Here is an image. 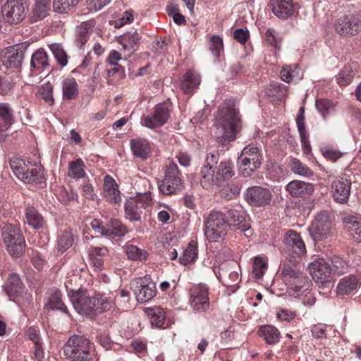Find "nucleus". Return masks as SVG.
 <instances>
[{
  "label": "nucleus",
  "instance_id": "nucleus-1",
  "mask_svg": "<svg viewBox=\"0 0 361 361\" xmlns=\"http://www.w3.org/2000/svg\"><path fill=\"white\" fill-rule=\"evenodd\" d=\"M213 126L219 143L224 145L236 138L237 133L241 130V119L234 100H226L219 106Z\"/></svg>",
  "mask_w": 361,
  "mask_h": 361
},
{
  "label": "nucleus",
  "instance_id": "nucleus-2",
  "mask_svg": "<svg viewBox=\"0 0 361 361\" xmlns=\"http://www.w3.org/2000/svg\"><path fill=\"white\" fill-rule=\"evenodd\" d=\"M68 296L75 310L82 315L101 314L111 307L106 297L99 294L91 296L84 289L71 290L68 292Z\"/></svg>",
  "mask_w": 361,
  "mask_h": 361
},
{
  "label": "nucleus",
  "instance_id": "nucleus-3",
  "mask_svg": "<svg viewBox=\"0 0 361 361\" xmlns=\"http://www.w3.org/2000/svg\"><path fill=\"white\" fill-rule=\"evenodd\" d=\"M90 341L83 336L73 335L63 346L64 356L71 361H90Z\"/></svg>",
  "mask_w": 361,
  "mask_h": 361
},
{
  "label": "nucleus",
  "instance_id": "nucleus-4",
  "mask_svg": "<svg viewBox=\"0 0 361 361\" xmlns=\"http://www.w3.org/2000/svg\"><path fill=\"white\" fill-rule=\"evenodd\" d=\"M230 228L226 219L225 214L212 211L207 215L204 221V235L210 241H216L224 238Z\"/></svg>",
  "mask_w": 361,
  "mask_h": 361
},
{
  "label": "nucleus",
  "instance_id": "nucleus-5",
  "mask_svg": "<svg viewBox=\"0 0 361 361\" xmlns=\"http://www.w3.org/2000/svg\"><path fill=\"white\" fill-rule=\"evenodd\" d=\"M1 235L8 253L13 257H20L25 251V241L20 228L11 224L1 228Z\"/></svg>",
  "mask_w": 361,
  "mask_h": 361
},
{
  "label": "nucleus",
  "instance_id": "nucleus-6",
  "mask_svg": "<svg viewBox=\"0 0 361 361\" xmlns=\"http://www.w3.org/2000/svg\"><path fill=\"white\" fill-rule=\"evenodd\" d=\"M180 171L173 161L165 166L164 178L159 183V190L164 195H170L180 192L184 187Z\"/></svg>",
  "mask_w": 361,
  "mask_h": 361
},
{
  "label": "nucleus",
  "instance_id": "nucleus-7",
  "mask_svg": "<svg viewBox=\"0 0 361 361\" xmlns=\"http://www.w3.org/2000/svg\"><path fill=\"white\" fill-rule=\"evenodd\" d=\"M308 231L314 241H321L330 237L332 234V223L328 212L323 211L318 213Z\"/></svg>",
  "mask_w": 361,
  "mask_h": 361
},
{
  "label": "nucleus",
  "instance_id": "nucleus-8",
  "mask_svg": "<svg viewBox=\"0 0 361 361\" xmlns=\"http://www.w3.org/2000/svg\"><path fill=\"white\" fill-rule=\"evenodd\" d=\"M130 288L139 302H146L157 295L156 284L149 276L135 279L130 283Z\"/></svg>",
  "mask_w": 361,
  "mask_h": 361
},
{
  "label": "nucleus",
  "instance_id": "nucleus-9",
  "mask_svg": "<svg viewBox=\"0 0 361 361\" xmlns=\"http://www.w3.org/2000/svg\"><path fill=\"white\" fill-rule=\"evenodd\" d=\"M30 44L23 42L6 47L1 51V61L10 68H20L26 55Z\"/></svg>",
  "mask_w": 361,
  "mask_h": 361
},
{
  "label": "nucleus",
  "instance_id": "nucleus-10",
  "mask_svg": "<svg viewBox=\"0 0 361 361\" xmlns=\"http://www.w3.org/2000/svg\"><path fill=\"white\" fill-rule=\"evenodd\" d=\"M27 10L26 0H7L2 6L1 13L8 23L17 24L25 18Z\"/></svg>",
  "mask_w": 361,
  "mask_h": 361
},
{
  "label": "nucleus",
  "instance_id": "nucleus-11",
  "mask_svg": "<svg viewBox=\"0 0 361 361\" xmlns=\"http://www.w3.org/2000/svg\"><path fill=\"white\" fill-rule=\"evenodd\" d=\"M310 274L318 286H327L331 283L332 268L328 261L324 258L314 259L309 265Z\"/></svg>",
  "mask_w": 361,
  "mask_h": 361
},
{
  "label": "nucleus",
  "instance_id": "nucleus-12",
  "mask_svg": "<svg viewBox=\"0 0 361 361\" xmlns=\"http://www.w3.org/2000/svg\"><path fill=\"white\" fill-rule=\"evenodd\" d=\"M334 29L341 37L354 36L361 31V18L357 15H345L337 20Z\"/></svg>",
  "mask_w": 361,
  "mask_h": 361
},
{
  "label": "nucleus",
  "instance_id": "nucleus-13",
  "mask_svg": "<svg viewBox=\"0 0 361 361\" xmlns=\"http://www.w3.org/2000/svg\"><path fill=\"white\" fill-rule=\"evenodd\" d=\"M170 109L164 103H159L154 106L151 114L142 116L140 123L148 128H156L164 126L170 117Z\"/></svg>",
  "mask_w": 361,
  "mask_h": 361
},
{
  "label": "nucleus",
  "instance_id": "nucleus-14",
  "mask_svg": "<svg viewBox=\"0 0 361 361\" xmlns=\"http://www.w3.org/2000/svg\"><path fill=\"white\" fill-rule=\"evenodd\" d=\"M272 197V193L268 188L260 186L250 187L245 193V200L253 207H265L270 204Z\"/></svg>",
  "mask_w": 361,
  "mask_h": 361
},
{
  "label": "nucleus",
  "instance_id": "nucleus-15",
  "mask_svg": "<svg viewBox=\"0 0 361 361\" xmlns=\"http://www.w3.org/2000/svg\"><path fill=\"white\" fill-rule=\"evenodd\" d=\"M190 304L197 312H204L209 308L208 288L205 284L200 283L191 288Z\"/></svg>",
  "mask_w": 361,
  "mask_h": 361
},
{
  "label": "nucleus",
  "instance_id": "nucleus-16",
  "mask_svg": "<svg viewBox=\"0 0 361 361\" xmlns=\"http://www.w3.org/2000/svg\"><path fill=\"white\" fill-rule=\"evenodd\" d=\"M284 250L293 257H300L306 252V247L300 235L293 230L288 231L283 238Z\"/></svg>",
  "mask_w": 361,
  "mask_h": 361
},
{
  "label": "nucleus",
  "instance_id": "nucleus-17",
  "mask_svg": "<svg viewBox=\"0 0 361 361\" xmlns=\"http://www.w3.org/2000/svg\"><path fill=\"white\" fill-rule=\"evenodd\" d=\"M286 190L293 197H306L312 195L314 186L310 183L294 180L286 185Z\"/></svg>",
  "mask_w": 361,
  "mask_h": 361
},
{
  "label": "nucleus",
  "instance_id": "nucleus-18",
  "mask_svg": "<svg viewBox=\"0 0 361 361\" xmlns=\"http://www.w3.org/2000/svg\"><path fill=\"white\" fill-rule=\"evenodd\" d=\"M104 197L112 204H118L121 201V192L116 180L109 175H106L103 185Z\"/></svg>",
  "mask_w": 361,
  "mask_h": 361
},
{
  "label": "nucleus",
  "instance_id": "nucleus-19",
  "mask_svg": "<svg viewBox=\"0 0 361 361\" xmlns=\"http://www.w3.org/2000/svg\"><path fill=\"white\" fill-rule=\"evenodd\" d=\"M332 193L334 200L339 203L348 201L350 192V183L347 179H338L333 182Z\"/></svg>",
  "mask_w": 361,
  "mask_h": 361
},
{
  "label": "nucleus",
  "instance_id": "nucleus-20",
  "mask_svg": "<svg viewBox=\"0 0 361 361\" xmlns=\"http://www.w3.org/2000/svg\"><path fill=\"white\" fill-rule=\"evenodd\" d=\"M288 285L290 286V294L298 298L309 293L312 283L309 278L303 273Z\"/></svg>",
  "mask_w": 361,
  "mask_h": 361
},
{
  "label": "nucleus",
  "instance_id": "nucleus-21",
  "mask_svg": "<svg viewBox=\"0 0 361 361\" xmlns=\"http://www.w3.org/2000/svg\"><path fill=\"white\" fill-rule=\"evenodd\" d=\"M270 4L274 14L281 19H287L293 13L292 0H271Z\"/></svg>",
  "mask_w": 361,
  "mask_h": 361
},
{
  "label": "nucleus",
  "instance_id": "nucleus-22",
  "mask_svg": "<svg viewBox=\"0 0 361 361\" xmlns=\"http://www.w3.org/2000/svg\"><path fill=\"white\" fill-rule=\"evenodd\" d=\"M25 288V286L19 275L15 273L10 274L4 285V290L8 297L20 295Z\"/></svg>",
  "mask_w": 361,
  "mask_h": 361
},
{
  "label": "nucleus",
  "instance_id": "nucleus-23",
  "mask_svg": "<svg viewBox=\"0 0 361 361\" xmlns=\"http://www.w3.org/2000/svg\"><path fill=\"white\" fill-rule=\"evenodd\" d=\"M342 221L349 235L355 240L361 242V219L357 216L346 215Z\"/></svg>",
  "mask_w": 361,
  "mask_h": 361
},
{
  "label": "nucleus",
  "instance_id": "nucleus-24",
  "mask_svg": "<svg viewBox=\"0 0 361 361\" xmlns=\"http://www.w3.org/2000/svg\"><path fill=\"white\" fill-rule=\"evenodd\" d=\"M25 222L33 229H42L46 226L47 221L39 211L33 207L25 209Z\"/></svg>",
  "mask_w": 361,
  "mask_h": 361
},
{
  "label": "nucleus",
  "instance_id": "nucleus-25",
  "mask_svg": "<svg viewBox=\"0 0 361 361\" xmlns=\"http://www.w3.org/2000/svg\"><path fill=\"white\" fill-rule=\"evenodd\" d=\"M228 216L231 221V225L241 232L247 231L250 225L246 220V216L242 211L230 209L227 211Z\"/></svg>",
  "mask_w": 361,
  "mask_h": 361
},
{
  "label": "nucleus",
  "instance_id": "nucleus-26",
  "mask_svg": "<svg viewBox=\"0 0 361 361\" xmlns=\"http://www.w3.org/2000/svg\"><path fill=\"white\" fill-rule=\"evenodd\" d=\"M27 171H25V174L23 176H20V180L25 183H40L44 180V176L42 171V167L37 164H33L30 161H27L26 166Z\"/></svg>",
  "mask_w": 361,
  "mask_h": 361
},
{
  "label": "nucleus",
  "instance_id": "nucleus-27",
  "mask_svg": "<svg viewBox=\"0 0 361 361\" xmlns=\"http://www.w3.org/2000/svg\"><path fill=\"white\" fill-rule=\"evenodd\" d=\"M235 175L234 166L230 161H222L219 164L215 174L214 180L217 185L229 180Z\"/></svg>",
  "mask_w": 361,
  "mask_h": 361
},
{
  "label": "nucleus",
  "instance_id": "nucleus-28",
  "mask_svg": "<svg viewBox=\"0 0 361 361\" xmlns=\"http://www.w3.org/2000/svg\"><path fill=\"white\" fill-rule=\"evenodd\" d=\"M49 66L48 56L43 49H37L32 55L30 61V71L41 72Z\"/></svg>",
  "mask_w": 361,
  "mask_h": 361
},
{
  "label": "nucleus",
  "instance_id": "nucleus-29",
  "mask_svg": "<svg viewBox=\"0 0 361 361\" xmlns=\"http://www.w3.org/2000/svg\"><path fill=\"white\" fill-rule=\"evenodd\" d=\"M141 37L137 32H127L121 36L120 43L124 50H128V53L125 55V57H130L136 51V47Z\"/></svg>",
  "mask_w": 361,
  "mask_h": 361
},
{
  "label": "nucleus",
  "instance_id": "nucleus-30",
  "mask_svg": "<svg viewBox=\"0 0 361 361\" xmlns=\"http://www.w3.org/2000/svg\"><path fill=\"white\" fill-rule=\"evenodd\" d=\"M359 285V279L355 275H349L342 278L336 287L338 295H348L356 290Z\"/></svg>",
  "mask_w": 361,
  "mask_h": 361
},
{
  "label": "nucleus",
  "instance_id": "nucleus-31",
  "mask_svg": "<svg viewBox=\"0 0 361 361\" xmlns=\"http://www.w3.org/2000/svg\"><path fill=\"white\" fill-rule=\"evenodd\" d=\"M262 161L253 163L252 159L245 157L239 156L238 159V164L239 166L240 174L244 177L251 176L254 172L261 166Z\"/></svg>",
  "mask_w": 361,
  "mask_h": 361
},
{
  "label": "nucleus",
  "instance_id": "nucleus-32",
  "mask_svg": "<svg viewBox=\"0 0 361 361\" xmlns=\"http://www.w3.org/2000/svg\"><path fill=\"white\" fill-rule=\"evenodd\" d=\"M142 205L133 197L128 199L125 203V214L127 219L130 221H137L141 219Z\"/></svg>",
  "mask_w": 361,
  "mask_h": 361
},
{
  "label": "nucleus",
  "instance_id": "nucleus-33",
  "mask_svg": "<svg viewBox=\"0 0 361 361\" xmlns=\"http://www.w3.org/2000/svg\"><path fill=\"white\" fill-rule=\"evenodd\" d=\"M47 310H59L68 314V308L61 300V293L57 289L51 290L49 293L47 302L45 305Z\"/></svg>",
  "mask_w": 361,
  "mask_h": 361
},
{
  "label": "nucleus",
  "instance_id": "nucleus-34",
  "mask_svg": "<svg viewBox=\"0 0 361 361\" xmlns=\"http://www.w3.org/2000/svg\"><path fill=\"white\" fill-rule=\"evenodd\" d=\"M302 272L295 262L285 263L282 267V279L287 284L292 283L294 280L302 275Z\"/></svg>",
  "mask_w": 361,
  "mask_h": 361
},
{
  "label": "nucleus",
  "instance_id": "nucleus-35",
  "mask_svg": "<svg viewBox=\"0 0 361 361\" xmlns=\"http://www.w3.org/2000/svg\"><path fill=\"white\" fill-rule=\"evenodd\" d=\"M200 83V75L191 71H188L181 81V89L185 94H190Z\"/></svg>",
  "mask_w": 361,
  "mask_h": 361
},
{
  "label": "nucleus",
  "instance_id": "nucleus-36",
  "mask_svg": "<svg viewBox=\"0 0 361 361\" xmlns=\"http://www.w3.org/2000/svg\"><path fill=\"white\" fill-rule=\"evenodd\" d=\"M131 149L135 156L146 159L150 152L149 142L145 139H135L131 141Z\"/></svg>",
  "mask_w": 361,
  "mask_h": 361
},
{
  "label": "nucleus",
  "instance_id": "nucleus-37",
  "mask_svg": "<svg viewBox=\"0 0 361 361\" xmlns=\"http://www.w3.org/2000/svg\"><path fill=\"white\" fill-rule=\"evenodd\" d=\"M63 97L67 100L75 99L78 95V84L73 78L62 81Z\"/></svg>",
  "mask_w": 361,
  "mask_h": 361
},
{
  "label": "nucleus",
  "instance_id": "nucleus-38",
  "mask_svg": "<svg viewBox=\"0 0 361 361\" xmlns=\"http://www.w3.org/2000/svg\"><path fill=\"white\" fill-rule=\"evenodd\" d=\"M259 335L264 337L269 345H274L279 341V331L271 325L261 326L259 329Z\"/></svg>",
  "mask_w": 361,
  "mask_h": 361
},
{
  "label": "nucleus",
  "instance_id": "nucleus-39",
  "mask_svg": "<svg viewBox=\"0 0 361 361\" xmlns=\"http://www.w3.org/2000/svg\"><path fill=\"white\" fill-rule=\"evenodd\" d=\"M197 243L191 241L189 243L188 247L183 251L179 257V262L183 265L190 264L195 261L197 258Z\"/></svg>",
  "mask_w": 361,
  "mask_h": 361
},
{
  "label": "nucleus",
  "instance_id": "nucleus-40",
  "mask_svg": "<svg viewBox=\"0 0 361 361\" xmlns=\"http://www.w3.org/2000/svg\"><path fill=\"white\" fill-rule=\"evenodd\" d=\"M266 94L273 101L275 99L281 100L286 97L287 87L284 85L273 82L267 87Z\"/></svg>",
  "mask_w": 361,
  "mask_h": 361
},
{
  "label": "nucleus",
  "instance_id": "nucleus-41",
  "mask_svg": "<svg viewBox=\"0 0 361 361\" xmlns=\"http://www.w3.org/2000/svg\"><path fill=\"white\" fill-rule=\"evenodd\" d=\"M93 26L91 22H83L77 28L76 39L75 43L79 48H82L89 38V30Z\"/></svg>",
  "mask_w": 361,
  "mask_h": 361
},
{
  "label": "nucleus",
  "instance_id": "nucleus-42",
  "mask_svg": "<svg viewBox=\"0 0 361 361\" xmlns=\"http://www.w3.org/2000/svg\"><path fill=\"white\" fill-rule=\"evenodd\" d=\"M289 166L290 171L296 175L303 177H310L313 175V171L300 160L296 158H290Z\"/></svg>",
  "mask_w": 361,
  "mask_h": 361
},
{
  "label": "nucleus",
  "instance_id": "nucleus-43",
  "mask_svg": "<svg viewBox=\"0 0 361 361\" xmlns=\"http://www.w3.org/2000/svg\"><path fill=\"white\" fill-rule=\"evenodd\" d=\"M50 11V6L35 1L30 16L31 22L36 23L45 18Z\"/></svg>",
  "mask_w": 361,
  "mask_h": 361
},
{
  "label": "nucleus",
  "instance_id": "nucleus-44",
  "mask_svg": "<svg viewBox=\"0 0 361 361\" xmlns=\"http://www.w3.org/2000/svg\"><path fill=\"white\" fill-rule=\"evenodd\" d=\"M146 312L150 318L152 326L159 328L164 324L166 314L162 308L159 307L149 308L146 310Z\"/></svg>",
  "mask_w": 361,
  "mask_h": 361
},
{
  "label": "nucleus",
  "instance_id": "nucleus-45",
  "mask_svg": "<svg viewBox=\"0 0 361 361\" xmlns=\"http://www.w3.org/2000/svg\"><path fill=\"white\" fill-rule=\"evenodd\" d=\"M84 168V161L81 159H77L69 162L68 174L70 177L75 179L82 178L85 175Z\"/></svg>",
  "mask_w": 361,
  "mask_h": 361
},
{
  "label": "nucleus",
  "instance_id": "nucleus-46",
  "mask_svg": "<svg viewBox=\"0 0 361 361\" xmlns=\"http://www.w3.org/2000/svg\"><path fill=\"white\" fill-rule=\"evenodd\" d=\"M125 250L128 259L133 261L145 260L147 257V252L133 245H126Z\"/></svg>",
  "mask_w": 361,
  "mask_h": 361
},
{
  "label": "nucleus",
  "instance_id": "nucleus-47",
  "mask_svg": "<svg viewBox=\"0 0 361 361\" xmlns=\"http://www.w3.org/2000/svg\"><path fill=\"white\" fill-rule=\"evenodd\" d=\"M81 0H54L53 9L59 13H66L77 6Z\"/></svg>",
  "mask_w": 361,
  "mask_h": 361
},
{
  "label": "nucleus",
  "instance_id": "nucleus-48",
  "mask_svg": "<svg viewBox=\"0 0 361 361\" xmlns=\"http://www.w3.org/2000/svg\"><path fill=\"white\" fill-rule=\"evenodd\" d=\"M241 185L239 183L231 182L224 185L221 191V197L226 200H231L240 194Z\"/></svg>",
  "mask_w": 361,
  "mask_h": 361
},
{
  "label": "nucleus",
  "instance_id": "nucleus-49",
  "mask_svg": "<svg viewBox=\"0 0 361 361\" xmlns=\"http://www.w3.org/2000/svg\"><path fill=\"white\" fill-rule=\"evenodd\" d=\"M53 91V85L48 82L40 86L37 95L39 99H43L45 103L51 106L54 103Z\"/></svg>",
  "mask_w": 361,
  "mask_h": 361
},
{
  "label": "nucleus",
  "instance_id": "nucleus-50",
  "mask_svg": "<svg viewBox=\"0 0 361 361\" xmlns=\"http://www.w3.org/2000/svg\"><path fill=\"white\" fill-rule=\"evenodd\" d=\"M128 232V229L124 225L119 221L114 219L111 221V225H108L109 233H107L106 237L114 238L118 236H123Z\"/></svg>",
  "mask_w": 361,
  "mask_h": 361
},
{
  "label": "nucleus",
  "instance_id": "nucleus-51",
  "mask_svg": "<svg viewBox=\"0 0 361 361\" xmlns=\"http://www.w3.org/2000/svg\"><path fill=\"white\" fill-rule=\"evenodd\" d=\"M54 58L62 67L67 65L68 56L61 44L54 43L49 45Z\"/></svg>",
  "mask_w": 361,
  "mask_h": 361
},
{
  "label": "nucleus",
  "instance_id": "nucleus-52",
  "mask_svg": "<svg viewBox=\"0 0 361 361\" xmlns=\"http://www.w3.org/2000/svg\"><path fill=\"white\" fill-rule=\"evenodd\" d=\"M27 164V161L19 158H13L10 161L11 169L20 180V176H25V171L28 170L26 169Z\"/></svg>",
  "mask_w": 361,
  "mask_h": 361
},
{
  "label": "nucleus",
  "instance_id": "nucleus-53",
  "mask_svg": "<svg viewBox=\"0 0 361 361\" xmlns=\"http://www.w3.org/2000/svg\"><path fill=\"white\" fill-rule=\"evenodd\" d=\"M73 242V235L69 232H63L59 237L57 250L61 252H64L72 246Z\"/></svg>",
  "mask_w": 361,
  "mask_h": 361
},
{
  "label": "nucleus",
  "instance_id": "nucleus-54",
  "mask_svg": "<svg viewBox=\"0 0 361 361\" xmlns=\"http://www.w3.org/2000/svg\"><path fill=\"white\" fill-rule=\"evenodd\" d=\"M355 73L353 68L349 66L345 67L344 69L338 74L336 77L337 82L341 86L349 85L353 80Z\"/></svg>",
  "mask_w": 361,
  "mask_h": 361
},
{
  "label": "nucleus",
  "instance_id": "nucleus-55",
  "mask_svg": "<svg viewBox=\"0 0 361 361\" xmlns=\"http://www.w3.org/2000/svg\"><path fill=\"white\" fill-rule=\"evenodd\" d=\"M240 156L252 159L253 163L262 161V155L259 153V149L253 145L245 146L241 152Z\"/></svg>",
  "mask_w": 361,
  "mask_h": 361
},
{
  "label": "nucleus",
  "instance_id": "nucleus-56",
  "mask_svg": "<svg viewBox=\"0 0 361 361\" xmlns=\"http://www.w3.org/2000/svg\"><path fill=\"white\" fill-rule=\"evenodd\" d=\"M0 117L4 121V127L8 128L13 123L12 109L7 104H0Z\"/></svg>",
  "mask_w": 361,
  "mask_h": 361
},
{
  "label": "nucleus",
  "instance_id": "nucleus-57",
  "mask_svg": "<svg viewBox=\"0 0 361 361\" xmlns=\"http://www.w3.org/2000/svg\"><path fill=\"white\" fill-rule=\"evenodd\" d=\"M267 269V264L262 257H255L253 262L252 274L256 279H261Z\"/></svg>",
  "mask_w": 361,
  "mask_h": 361
},
{
  "label": "nucleus",
  "instance_id": "nucleus-58",
  "mask_svg": "<svg viewBox=\"0 0 361 361\" xmlns=\"http://www.w3.org/2000/svg\"><path fill=\"white\" fill-rule=\"evenodd\" d=\"M331 265L332 271H334L338 274H343L348 269V264L346 262L343 258L337 256L333 257Z\"/></svg>",
  "mask_w": 361,
  "mask_h": 361
},
{
  "label": "nucleus",
  "instance_id": "nucleus-59",
  "mask_svg": "<svg viewBox=\"0 0 361 361\" xmlns=\"http://www.w3.org/2000/svg\"><path fill=\"white\" fill-rule=\"evenodd\" d=\"M316 106L320 114L325 118L333 110L332 103L329 99H318Z\"/></svg>",
  "mask_w": 361,
  "mask_h": 361
},
{
  "label": "nucleus",
  "instance_id": "nucleus-60",
  "mask_svg": "<svg viewBox=\"0 0 361 361\" xmlns=\"http://www.w3.org/2000/svg\"><path fill=\"white\" fill-rule=\"evenodd\" d=\"M223 40L219 36H213L209 42V49L213 54L218 57L220 55L221 51L223 49Z\"/></svg>",
  "mask_w": 361,
  "mask_h": 361
},
{
  "label": "nucleus",
  "instance_id": "nucleus-61",
  "mask_svg": "<svg viewBox=\"0 0 361 361\" xmlns=\"http://www.w3.org/2000/svg\"><path fill=\"white\" fill-rule=\"evenodd\" d=\"M90 226L96 233L107 236V233H109L108 225L104 226L100 220L93 219L90 223Z\"/></svg>",
  "mask_w": 361,
  "mask_h": 361
},
{
  "label": "nucleus",
  "instance_id": "nucleus-62",
  "mask_svg": "<svg viewBox=\"0 0 361 361\" xmlns=\"http://www.w3.org/2000/svg\"><path fill=\"white\" fill-rule=\"evenodd\" d=\"M296 68H293L290 66L283 67L281 71V78L283 81L289 83L295 77Z\"/></svg>",
  "mask_w": 361,
  "mask_h": 361
},
{
  "label": "nucleus",
  "instance_id": "nucleus-63",
  "mask_svg": "<svg viewBox=\"0 0 361 361\" xmlns=\"http://www.w3.org/2000/svg\"><path fill=\"white\" fill-rule=\"evenodd\" d=\"M111 0H87L89 10L98 11L110 3Z\"/></svg>",
  "mask_w": 361,
  "mask_h": 361
},
{
  "label": "nucleus",
  "instance_id": "nucleus-64",
  "mask_svg": "<svg viewBox=\"0 0 361 361\" xmlns=\"http://www.w3.org/2000/svg\"><path fill=\"white\" fill-rule=\"evenodd\" d=\"M265 41L269 44V46L277 49L278 48V39L275 35V30L272 28H269L264 33Z\"/></svg>",
  "mask_w": 361,
  "mask_h": 361
}]
</instances>
